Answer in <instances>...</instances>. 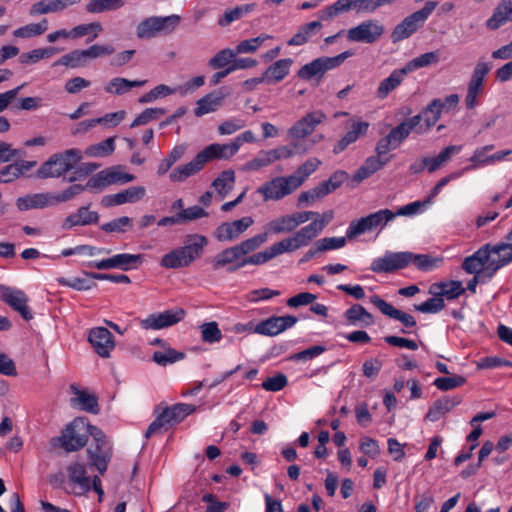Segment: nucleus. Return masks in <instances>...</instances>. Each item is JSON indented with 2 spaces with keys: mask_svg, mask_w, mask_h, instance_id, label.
Segmentation results:
<instances>
[{
  "mask_svg": "<svg viewBox=\"0 0 512 512\" xmlns=\"http://www.w3.org/2000/svg\"><path fill=\"white\" fill-rule=\"evenodd\" d=\"M206 245L207 238L205 236L199 234L188 235L185 245L165 254L161 258L160 265L167 269L187 267L201 256Z\"/></svg>",
  "mask_w": 512,
  "mask_h": 512,
  "instance_id": "1",
  "label": "nucleus"
},
{
  "mask_svg": "<svg viewBox=\"0 0 512 512\" xmlns=\"http://www.w3.org/2000/svg\"><path fill=\"white\" fill-rule=\"evenodd\" d=\"M92 428L97 427L87 423L84 418H76L66 426L59 437L51 439V445H60L67 452L78 451L86 445L88 436H92Z\"/></svg>",
  "mask_w": 512,
  "mask_h": 512,
  "instance_id": "2",
  "label": "nucleus"
},
{
  "mask_svg": "<svg viewBox=\"0 0 512 512\" xmlns=\"http://www.w3.org/2000/svg\"><path fill=\"white\" fill-rule=\"evenodd\" d=\"M82 159L81 150L72 148L52 155L37 170V177L41 179L58 178L72 170Z\"/></svg>",
  "mask_w": 512,
  "mask_h": 512,
  "instance_id": "3",
  "label": "nucleus"
},
{
  "mask_svg": "<svg viewBox=\"0 0 512 512\" xmlns=\"http://www.w3.org/2000/svg\"><path fill=\"white\" fill-rule=\"evenodd\" d=\"M94 444L87 449L89 466L95 467L103 475L112 458V445L107 441L105 434L99 428H92Z\"/></svg>",
  "mask_w": 512,
  "mask_h": 512,
  "instance_id": "4",
  "label": "nucleus"
},
{
  "mask_svg": "<svg viewBox=\"0 0 512 512\" xmlns=\"http://www.w3.org/2000/svg\"><path fill=\"white\" fill-rule=\"evenodd\" d=\"M394 218L395 214H393V211L389 209H381L367 215L366 217L353 220L346 231V237L349 240H352L365 232L372 231L373 229H383L386 224Z\"/></svg>",
  "mask_w": 512,
  "mask_h": 512,
  "instance_id": "5",
  "label": "nucleus"
},
{
  "mask_svg": "<svg viewBox=\"0 0 512 512\" xmlns=\"http://www.w3.org/2000/svg\"><path fill=\"white\" fill-rule=\"evenodd\" d=\"M437 5L438 2L436 1H428L422 9L404 18V20L394 28L391 34L392 41L399 42L410 37L419 26L424 24Z\"/></svg>",
  "mask_w": 512,
  "mask_h": 512,
  "instance_id": "6",
  "label": "nucleus"
},
{
  "mask_svg": "<svg viewBox=\"0 0 512 512\" xmlns=\"http://www.w3.org/2000/svg\"><path fill=\"white\" fill-rule=\"evenodd\" d=\"M296 185L289 176H278L263 183L257 189V193L263 196L264 201H278L293 193Z\"/></svg>",
  "mask_w": 512,
  "mask_h": 512,
  "instance_id": "7",
  "label": "nucleus"
},
{
  "mask_svg": "<svg viewBox=\"0 0 512 512\" xmlns=\"http://www.w3.org/2000/svg\"><path fill=\"white\" fill-rule=\"evenodd\" d=\"M0 292L1 301L19 313L25 321L33 319L34 315L28 306L29 297L23 290L1 284Z\"/></svg>",
  "mask_w": 512,
  "mask_h": 512,
  "instance_id": "8",
  "label": "nucleus"
},
{
  "mask_svg": "<svg viewBox=\"0 0 512 512\" xmlns=\"http://www.w3.org/2000/svg\"><path fill=\"white\" fill-rule=\"evenodd\" d=\"M351 10H355L356 13L373 12L372 0H337L334 4L319 11L318 17L325 21Z\"/></svg>",
  "mask_w": 512,
  "mask_h": 512,
  "instance_id": "9",
  "label": "nucleus"
},
{
  "mask_svg": "<svg viewBox=\"0 0 512 512\" xmlns=\"http://www.w3.org/2000/svg\"><path fill=\"white\" fill-rule=\"evenodd\" d=\"M491 66L482 61H478L468 82L467 94L465 97V106L467 109H474L478 105L477 96L483 91L485 76L489 73Z\"/></svg>",
  "mask_w": 512,
  "mask_h": 512,
  "instance_id": "10",
  "label": "nucleus"
},
{
  "mask_svg": "<svg viewBox=\"0 0 512 512\" xmlns=\"http://www.w3.org/2000/svg\"><path fill=\"white\" fill-rule=\"evenodd\" d=\"M410 254L405 252H386L383 257L373 260L371 271L375 273H391L403 269L410 264Z\"/></svg>",
  "mask_w": 512,
  "mask_h": 512,
  "instance_id": "11",
  "label": "nucleus"
},
{
  "mask_svg": "<svg viewBox=\"0 0 512 512\" xmlns=\"http://www.w3.org/2000/svg\"><path fill=\"white\" fill-rule=\"evenodd\" d=\"M384 33V27L377 21L366 20L347 31V39L351 42L372 44Z\"/></svg>",
  "mask_w": 512,
  "mask_h": 512,
  "instance_id": "12",
  "label": "nucleus"
},
{
  "mask_svg": "<svg viewBox=\"0 0 512 512\" xmlns=\"http://www.w3.org/2000/svg\"><path fill=\"white\" fill-rule=\"evenodd\" d=\"M326 119V115L321 110L307 113L288 130V136L293 140H300L314 132L317 125Z\"/></svg>",
  "mask_w": 512,
  "mask_h": 512,
  "instance_id": "13",
  "label": "nucleus"
},
{
  "mask_svg": "<svg viewBox=\"0 0 512 512\" xmlns=\"http://www.w3.org/2000/svg\"><path fill=\"white\" fill-rule=\"evenodd\" d=\"M142 263L141 254H116L110 258L90 262L89 266L98 270L118 268L124 271L137 268Z\"/></svg>",
  "mask_w": 512,
  "mask_h": 512,
  "instance_id": "14",
  "label": "nucleus"
},
{
  "mask_svg": "<svg viewBox=\"0 0 512 512\" xmlns=\"http://www.w3.org/2000/svg\"><path fill=\"white\" fill-rule=\"evenodd\" d=\"M254 220L250 216L232 222L221 223L214 231V237L219 242H232L238 239L250 226Z\"/></svg>",
  "mask_w": 512,
  "mask_h": 512,
  "instance_id": "15",
  "label": "nucleus"
},
{
  "mask_svg": "<svg viewBox=\"0 0 512 512\" xmlns=\"http://www.w3.org/2000/svg\"><path fill=\"white\" fill-rule=\"evenodd\" d=\"M296 323L297 318L292 315L272 316L256 324L253 332L265 336H276L293 327Z\"/></svg>",
  "mask_w": 512,
  "mask_h": 512,
  "instance_id": "16",
  "label": "nucleus"
},
{
  "mask_svg": "<svg viewBox=\"0 0 512 512\" xmlns=\"http://www.w3.org/2000/svg\"><path fill=\"white\" fill-rule=\"evenodd\" d=\"M490 261L486 265L487 278H492L494 274L512 262V243L489 244Z\"/></svg>",
  "mask_w": 512,
  "mask_h": 512,
  "instance_id": "17",
  "label": "nucleus"
},
{
  "mask_svg": "<svg viewBox=\"0 0 512 512\" xmlns=\"http://www.w3.org/2000/svg\"><path fill=\"white\" fill-rule=\"evenodd\" d=\"M319 233L309 223L296 231L291 237H287L277 242L282 254L286 252H293L302 247H306L314 240Z\"/></svg>",
  "mask_w": 512,
  "mask_h": 512,
  "instance_id": "18",
  "label": "nucleus"
},
{
  "mask_svg": "<svg viewBox=\"0 0 512 512\" xmlns=\"http://www.w3.org/2000/svg\"><path fill=\"white\" fill-rule=\"evenodd\" d=\"M185 316V310L176 308L166 310L161 313H154L149 315L146 319L141 321V327L144 329H163L180 322Z\"/></svg>",
  "mask_w": 512,
  "mask_h": 512,
  "instance_id": "19",
  "label": "nucleus"
},
{
  "mask_svg": "<svg viewBox=\"0 0 512 512\" xmlns=\"http://www.w3.org/2000/svg\"><path fill=\"white\" fill-rule=\"evenodd\" d=\"M370 124L361 119H351L347 123L348 131L345 135L336 143L333 148L334 154H339L347 149L350 144L355 143L359 138L366 135Z\"/></svg>",
  "mask_w": 512,
  "mask_h": 512,
  "instance_id": "20",
  "label": "nucleus"
},
{
  "mask_svg": "<svg viewBox=\"0 0 512 512\" xmlns=\"http://www.w3.org/2000/svg\"><path fill=\"white\" fill-rule=\"evenodd\" d=\"M88 340L100 357L108 358L115 347L112 333L104 327L90 330Z\"/></svg>",
  "mask_w": 512,
  "mask_h": 512,
  "instance_id": "21",
  "label": "nucleus"
},
{
  "mask_svg": "<svg viewBox=\"0 0 512 512\" xmlns=\"http://www.w3.org/2000/svg\"><path fill=\"white\" fill-rule=\"evenodd\" d=\"M243 258L237 245L226 248L216 254L212 260L211 265L213 270L225 268L227 272H235L243 266H239L240 260Z\"/></svg>",
  "mask_w": 512,
  "mask_h": 512,
  "instance_id": "22",
  "label": "nucleus"
},
{
  "mask_svg": "<svg viewBox=\"0 0 512 512\" xmlns=\"http://www.w3.org/2000/svg\"><path fill=\"white\" fill-rule=\"evenodd\" d=\"M370 302L377 307L381 313L388 316L391 319L399 321L405 328L411 329L416 327L417 323L415 318L406 312L396 309L387 301L380 298L378 295L370 297Z\"/></svg>",
  "mask_w": 512,
  "mask_h": 512,
  "instance_id": "23",
  "label": "nucleus"
},
{
  "mask_svg": "<svg viewBox=\"0 0 512 512\" xmlns=\"http://www.w3.org/2000/svg\"><path fill=\"white\" fill-rule=\"evenodd\" d=\"M488 248L489 244H485L473 255L466 257L462 263L463 270L469 274H483L487 277L486 265H488L490 261Z\"/></svg>",
  "mask_w": 512,
  "mask_h": 512,
  "instance_id": "24",
  "label": "nucleus"
},
{
  "mask_svg": "<svg viewBox=\"0 0 512 512\" xmlns=\"http://www.w3.org/2000/svg\"><path fill=\"white\" fill-rule=\"evenodd\" d=\"M443 108V101L434 99L420 114L415 115L414 117H419L417 134L427 133L439 120Z\"/></svg>",
  "mask_w": 512,
  "mask_h": 512,
  "instance_id": "25",
  "label": "nucleus"
},
{
  "mask_svg": "<svg viewBox=\"0 0 512 512\" xmlns=\"http://www.w3.org/2000/svg\"><path fill=\"white\" fill-rule=\"evenodd\" d=\"M146 193L143 186L129 187L119 193L107 195L102 199V204L106 207L118 206L125 203H135L141 200Z\"/></svg>",
  "mask_w": 512,
  "mask_h": 512,
  "instance_id": "26",
  "label": "nucleus"
},
{
  "mask_svg": "<svg viewBox=\"0 0 512 512\" xmlns=\"http://www.w3.org/2000/svg\"><path fill=\"white\" fill-rule=\"evenodd\" d=\"M206 163L213 160H227L237 153V145L233 142L227 144L213 143L200 151Z\"/></svg>",
  "mask_w": 512,
  "mask_h": 512,
  "instance_id": "27",
  "label": "nucleus"
},
{
  "mask_svg": "<svg viewBox=\"0 0 512 512\" xmlns=\"http://www.w3.org/2000/svg\"><path fill=\"white\" fill-rule=\"evenodd\" d=\"M205 164L206 162L199 152L189 163L176 167L170 173L169 178L172 182H184L187 178L200 172Z\"/></svg>",
  "mask_w": 512,
  "mask_h": 512,
  "instance_id": "28",
  "label": "nucleus"
},
{
  "mask_svg": "<svg viewBox=\"0 0 512 512\" xmlns=\"http://www.w3.org/2000/svg\"><path fill=\"white\" fill-rule=\"evenodd\" d=\"M507 22H512V0H501L486 21L489 30H497Z\"/></svg>",
  "mask_w": 512,
  "mask_h": 512,
  "instance_id": "29",
  "label": "nucleus"
},
{
  "mask_svg": "<svg viewBox=\"0 0 512 512\" xmlns=\"http://www.w3.org/2000/svg\"><path fill=\"white\" fill-rule=\"evenodd\" d=\"M465 292L461 281L450 280L438 282L431 285L429 293L434 296L446 297L448 300H454Z\"/></svg>",
  "mask_w": 512,
  "mask_h": 512,
  "instance_id": "30",
  "label": "nucleus"
},
{
  "mask_svg": "<svg viewBox=\"0 0 512 512\" xmlns=\"http://www.w3.org/2000/svg\"><path fill=\"white\" fill-rule=\"evenodd\" d=\"M419 117H411L394 127L386 137L398 148L412 131L417 133Z\"/></svg>",
  "mask_w": 512,
  "mask_h": 512,
  "instance_id": "31",
  "label": "nucleus"
},
{
  "mask_svg": "<svg viewBox=\"0 0 512 512\" xmlns=\"http://www.w3.org/2000/svg\"><path fill=\"white\" fill-rule=\"evenodd\" d=\"M99 220V214L95 211H89L88 206L80 207L76 213L66 217L63 228L70 229L77 225L96 224Z\"/></svg>",
  "mask_w": 512,
  "mask_h": 512,
  "instance_id": "32",
  "label": "nucleus"
},
{
  "mask_svg": "<svg viewBox=\"0 0 512 512\" xmlns=\"http://www.w3.org/2000/svg\"><path fill=\"white\" fill-rule=\"evenodd\" d=\"M53 204V197L50 193H38L17 199V207L21 211L44 208Z\"/></svg>",
  "mask_w": 512,
  "mask_h": 512,
  "instance_id": "33",
  "label": "nucleus"
},
{
  "mask_svg": "<svg viewBox=\"0 0 512 512\" xmlns=\"http://www.w3.org/2000/svg\"><path fill=\"white\" fill-rule=\"evenodd\" d=\"M196 407L192 404L178 403L171 407H167L161 413L162 418L169 426L181 422L186 416L193 413Z\"/></svg>",
  "mask_w": 512,
  "mask_h": 512,
  "instance_id": "34",
  "label": "nucleus"
},
{
  "mask_svg": "<svg viewBox=\"0 0 512 512\" xmlns=\"http://www.w3.org/2000/svg\"><path fill=\"white\" fill-rule=\"evenodd\" d=\"M224 98L225 95L221 92H212L202 97L197 101V107L194 110L195 116L201 117L216 111L222 105Z\"/></svg>",
  "mask_w": 512,
  "mask_h": 512,
  "instance_id": "35",
  "label": "nucleus"
},
{
  "mask_svg": "<svg viewBox=\"0 0 512 512\" xmlns=\"http://www.w3.org/2000/svg\"><path fill=\"white\" fill-rule=\"evenodd\" d=\"M407 74L403 68L396 69L392 73L382 80L377 88V97L379 99H385L390 92L394 91L403 81L404 76Z\"/></svg>",
  "mask_w": 512,
  "mask_h": 512,
  "instance_id": "36",
  "label": "nucleus"
},
{
  "mask_svg": "<svg viewBox=\"0 0 512 512\" xmlns=\"http://www.w3.org/2000/svg\"><path fill=\"white\" fill-rule=\"evenodd\" d=\"M388 161L389 159L382 161L379 157L375 156L368 157L363 165L355 172L353 181L357 184L361 183L363 180L369 178L371 175L385 166Z\"/></svg>",
  "mask_w": 512,
  "mask_h": 512,
  "instance_id": "37",
  "label": "nucleus"
},
{
  "mask_svg": "<svg viewBox=\"0 0 512 512\" xmlns=\"http://www.w3.org/2000/svg\"><path fill=\"white\" fill-rule=\"evenodd\" d=\"M460 403L459 398H441L436 400L428 410L425 418L431 422L438 421L444 414Z\"/></svg>",
  "mask_w": 512,
  "mask_h": 512,
  "instance_id": "38",
  "label": "nucleus"
},
{
  "mask_svg": "<svg viewBox=\"0 0 512 512\" xmlns=\"http://www.w3.org/2000/svg\"><path fill=\"white\" fill-rule=\"evenodd\" d=\"M281 254H282V252H281L278 244L274 243L273 245H271L270 247H268L267 249H265L262 252H258L256 254L243 257L239 262V266L244 267L249 264L262 265Z\"/></svg>",
  "mask_w": 512,
  "mask_h": 512,
  "instance_id": "39",
  "label": "nucleus"
},
{
  "mask_svg": "<svg viewBox=\"0 0 512 512\" xmlns=\"http://www.w3.org/2000/svg\"><path fill=\"white\" fill-rule=\"evenodd\" d=\"M291 65L292 60L289 58L276 61L263 73L266 82L276 83L283 80L288 75Z\"/></svg>",
  "mask_w": 512,
  "mask_h": 512,
  "instance_id": "40",
  "label": "nucleus"
},
{
  "mask_svg": "<svg viewBox=\"0 0 512 512\" xmlns=\"http://www.w3.org/2000/svg\"><path fill=\"white\" fill-rule=\"evenodd\" d=\"M344 317L352 325L360 322L363 326H370L374 323L373 315L360 304H353L345 311Z\"/></svg>",
  "mask_w": 512,
  "mask_h": 512,
  "instance_id": "41",
  "label": "nucleus"
},
{
  "mask_svg": "<svg viewBox=\"0 0 512 512\" xmlns=\"http://www.w3.org/2000/svg\"><path fill=\"white\" fill-rule=\"evenodd\" d=\"M322 164L318 158H309L302 165H300L296 171L290 175L294 184L299 188L305 180L314 173L319 166Z\"/></svg>",
  "mask_w": 512,
  "mask_h": 512,
  "instance_id": "42",
  "label": "nucleus"
},
{
  "mask_svg": "<svg viewBox=\"0 0 512 512\" xmlns=\"http://www.w3.org/2000/svg\"><path fill=\"white\" fill-rule=\"evenodd\" d=\"M71 390L77 396L72 401L77 402L81 409L92 414L99 412L98 398L94 394H89L86 391L79 390L75 385H71Z\"/></svg>",
  "mask_w": 512,
  "mask_h": 512,
  "instance_id": "43",
  "label": "nucleus"
},
{
  "mask_svg": "<svg viewBox=\"0 0 512 512\" xmlns=\"http://www.w3.org/2000/svg\"><path fill=\"white\" fill-rule=\"evenodd\" d=\"M69 480L78 484L84 491L91 488L90 478L86 475V467L82 463H72L67 467Z\"/></svg>",
  "mask_w": 512,
  "mask_h": 512,
  "instance_id": "44",
  "label": "nucleus"
},
{
  "mask_svg": "<svg viewBox=\"0 0 512 512\" xmlns=\"http://www.w3.org/2000/svg\"><path fill=\"white\" fill-rule=\"evenodd\" d=\"M234 183L235 172L229 169L222 171L220 175L212 182V186L223 199L233 189Z\"/></svg>",
  "mask_w": 512,
  "mask_h": 512,
  "instance_id": "45",
  "label": "nucleus"
},
{
  "mask_svg": "<svg viewBox=\"0 0 512 512\" xmlns=\"http://www.w3.org/2000/svg\"><path fill=\"white\" fill-rule=\"evenodd\" d=\"M87 51L85 50H73L68 54L63 55L60 59H58L54 66L63 65L70 68H77L86 66L89 60L87 56Z\"/></svg>",
  "mask_w": 512,
  "mask_h": 512,
  "instance_id": "46",
  "label": "nucleus"
},
{
  "mask_svg": "<svg viewBox=\"0 0 512 512\" xmlns=\"http://www.w3.org/2000/svg\"><path fill=\"white\" fill-rule=\"evenodd\" d=\"M48 29L47 19H42L39 23H30L17 28L13 31V36L17 38L28 39L44 34Z\"/></svg>",
  "mask_w": 512,
  "mask_h": 512,
  "instance_id": "47",
  "label": "nucleus"
},
{
  "mask_svg": "<svg viewBox=\"0 0 512 512\" xmlns=\"http://www.w3.org/2000/svg\"><path fill=\"white\" fill-rule=\"evenodd\" d=\"M65 8V3L62 0H41L30 7L29 14L31 16H37L61 11Z\"/></svg>",
  "mask_w": 512,
  "mask_h": 512,
  "instance_id": "48",
  "label": "nucleus"
},
{
  "mask_svg": "<svg viewBox=\"0 0 512 512\" xmlns=\"http://www.w3.org/2000/svg\"><path fill=\"white\" fill-rule=\"evenodd\" d=\"M255 8L254 3L237 6L233 9L226 10L223 16L218 20V25L225 27L233 21L241 19L245 14L252 12Z\"/></svg>",
  "mask_w": 512,
  "mask_h": 512,
  "instance_id": "49",
  "label": "nucleus"
},
{
  "mask_svg": "<svg viewBox=\"0 0 512 512\" xmlns=\"http://www.w3.org/2000/svg\"><path fill=\"white\" fill-rule=\"evenodd\" d=\"M439 59V51L427 52L410 60L404 66V69L406 70L407 73H409L419 68L427 67L431 64H437L439 62Z\"/></svg>",
  "mask_w": 512,
  "mask_h": 512,
  "instance_id": "50",
  "label": "nucleus"
},
{
  "mask_svg": "<svg viewBox=\"0 0 512 512\" xmlns=\"http://www.w3.org/2000/svg\"><path fill=\"white\" fill-rule=\"evenodd\" d=\"M186 152V145L184 144H181V145H177L175 146L171 152L169 153V155L167 157H165L161 162L160 164L158 165V168H157V174L159 176H162L164 174H166L170 168L178 161L180 160L183 155L185 154Z\"/></svg>",
  "mask_w": 512,
  "mask_h": 512,
  "instance_id": "51",
  "label": "nucleus"
},
{
  "mask_svg": "<svg viewBox=\"0 0 512 512\" xmlns=\"http://www.w3.org/2000/svg\"><path fill=\"white\" fill-rule=\"evenodd\" d=\"M103 27L101 23L99 22H92L89 24H81L78 26H75L71 31H69V34L71 35V38H80L86 35H89L88 41L91 42L94 39H96L100 32H102Z\"/></svg>",
  "mask_w": 512,
  "mask_h": 512,
  "instance_id": "52",
  "label": "nucleus"
},
{
  "mask_svg": "<svg viewBox=\"0 0 512 512\" xmlns=\"http://www.w3.org/2000/svg\"><path fill=\"white\" fill-rule=\"evenodd\" d=\"M124 5V0H90L86 4V10L89 13H103L114 11Z\"/></svg>",
  "mask_w": 512,
  "mask_h": 512,
  "instance_id": "53",
  "label": "nucleus"
},
{
  "mask_svg": "<svg viewBox=\"0 0 512 512\" xmlns=\"http://www.w3.org/2000/svg\"><path fill=\"white\" fill-rule=\"evenodd\" d=\"M410 254V263H413L421 271H430L442 262V258L432 257L428 254Z\"/></svg>",
  "mask_w": 512,
  "mask_h": 512,
  "instance_id": "54",
  "label": "nucleus"
},
{
  "mask_svg": "<svg viewBox=\"0 0 512 512\" xmlns=\"http://www.w3.org/2000/svg\"><path fill=\"white\" fill-rule=\"evenodd\" d=\"M57 52L58 50L54 47L34 49L30 52L22 53L19 57V62L22 64L37 63L41 59L49 58Z\"/></svg>",
  "mask_w": 512,
  "mask_h": 512,
  "instance_id": "55",
  "label": "nucleus"
},
{
  "mask_svg": "<svg viewBox=\"0 0 512 512\" xmlns=\"http://www.w3.org/2000/svg\"><path fill=\"white\" fill-rule=\"evenodd\" d=\"M267 229L273 234L289 233L296 228L290 215H283L278 217L267 224Z\"/></svg>",
  "mask_w": 512,
  "mask_h": 512,
  "instance_id": "56",
  "label": "nucleus"
},
{
  "mask_svg": "<svg viewBox=\"0 0 512 512\" xmlns=\"http://www.w3.org/2000/svg\"><path fill=\"white\" fill-rule=\"evenodd\" d=\"M114 137H109L102 142L89 146L85 153L90 157H103L112 154L115 150Z\"/></svg>",
  "mask_w": 512,
  "mask_h": 512,
  "instance_id": "57",
  "label": "nucleus"
},
{
  "mask_svg": "<svg viewBox=\"0 0 512 512\" xmlns=\"http://www.w3.org/2000/svg\"><path fill=\"white\" fill-rule=\"evenodd\" d=\"M155 17H149L141 21L136 28V35L139 39H150L159 35Z\"/></svg>",
  "mask_w": 512,
  "mask_h": 512,
  "instance_id": "58",
  "label": "nucleus"
},
{
  "mask_svg": "<svg viewBox=\"0 0 512 512\" xmlns=\"http://www.w3.org/2000/svg\"><path fill=\"white\" fill-rule=\"evenodd\" d=\"M272 156L269 150H261L256 157L246 162L243 166L245 171H257L263 167L273 164Z\"/></svg>",
  "mask_w": 512,
  "mask_h": 512,
  "instance_id": "59",
  "label": "nucleus"
},
{
  "mask_svg": "<svg viewBox=\"0 0 512 512\" xmlns=\"http://www.w3.org/2000/svg\"><path fill=\"white\" fill-rule=\"evenodd\" d=\"M184 356L182 352H178L173 348H167L165 351H155L152 359L158 365L166 366L183 359Z\"/></svg>",
  "mask_w": 512,
  "mask_h": 512,
  "instance_id": "60",
  "label": "nucleus"
},
{
  "mask_svg": "<svg viewBox=\"0 0 512 512\" xmlns=\"http://www.w3.org/2000/svg\"><path fill=\"white\" fill-rule=\"evenodd\" d=\"M236 55L237 52L232 49H222L215 56L209 59L208 65L215 70L225 68L230 62H232Z\"/></svg>",
  "mask_w": 512,
  "mask_h": 512,
  "instance_id": "61",
  "label": "nucleus"
},
{
  "mask_svg": "<svg viewBox=\"0 0 512 512\" xmlns=\"http://www.w3.org/2000/svg\"><path fill=\"white\" fill-rule=\"evenodd\" d=\"M268 233L264 232L261 234H257L251 238H248L241 243L237 244L238 249L240 250L243 257L247 254L258 249L263 243L267 241Z\"/></svg>",
  "mask_w": 512,
  "mask_h": 512,
  "instance_id": "62",
  "label": "nucleus"
},
{
  "mask_svg": "<svg viewBox=\"0 0 512 512\" xmlns=\"http://www.w3.org/2000/svg\"><path fill=\"white\" fill-rule=\"evenodd\" d=\"M202 340L206 343H216L222 339V332L215 321L203 323L200 326Z\"/></svg>",
  "mask_w": 512,
  "mask_h": 512,
  "instance_id": "63",
  "label": "nucleus"
},
{
  "mask_svg": "<svg viewBox=\"0 0 512 512\" xmlns=\"http://www.w3.org/2000/svg\"><path fill=\"white\" fill-rule=\"evenodd\" d=\"M158 30L160 34H170L172 33L177 26L179 25L181 21V17L176 14H172L169 16L161 17V16H154Z\"/></svg>",
  "mask_w": 512,
  "mask_h": 512,
  "instance_id": "64",
  "label": "nucleus"
}]
</instances>
